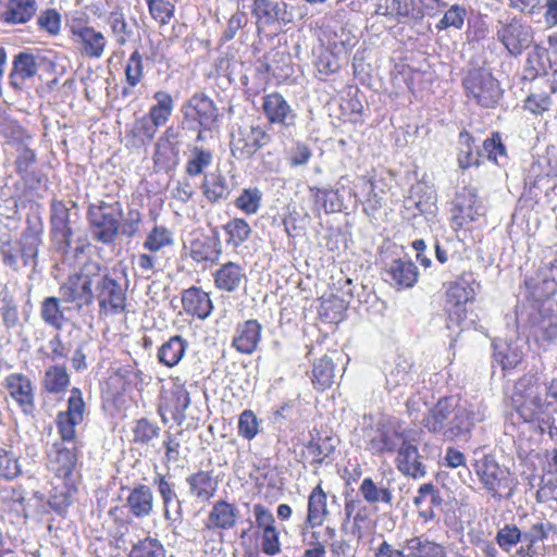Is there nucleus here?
<instances>
[{
	"mask_svg": "<svg viewBox=\"0 0 557 557\" xmlns=\"http://www.w3.org/2000/svg\"><path fill=\"white\" fill-rule=\"evenodd\" d=\"M484 413L474 405L461 403L457 397H443L429 409L423 419L424 428L445 441L467 440Z\"/></svg>",
	"mask_w": 557,
	"mask_h": 557,
	"instance_id": "1",
	"label": "nucleus"
},
{
	"mask_svg": "<svg viewBox=\"0 0 557 557\" xmlns=\"http://www.w3.org/2000/svg\"><path fill=\"white\" fill-rule=\"evenodd\" d=\"M127 280L122 267L109 269L99 263L94 277V296L101 311L117 314L126 308Z\"/></svg>",
	"mask_w": 557,
	"mask_h": 557,
	"instance_id": "2",
	"label": "nucleus"
},
{
	"mask_svg": "<svg viewBox=\"0 0 557 557\" xmlns=\"http://www.w3.org/2000/svg\"><path fill=\"white\" fill-rule=\"evenodd\" d=\"M543 374L530 371L521 376L515 384L513 400L517 412L524 422L543 421L541 416L549 405L543 398Z\"/></svg>",
	"mask_w": 557,
	"mask_h": 557,
	"instance_id": "3",
	"label": "nucleus"
},
{
	"mask_svg": "<svg viewBox=\"0 0 557 557\" xmlns=\"http://www.w3.org/2000/svg\"><path fill=\"white\" fill-rule=\"evenodd\" d=\"M122 213L120 201L90 203L87 221L92 240L106 246L114 245L120 235Z\"/></svg>",
	"mask_w": 557,
	"mask_h": 557,
	"instance_id": "4",
	"label": "nucleus"
},
{
	"mask_svg": "<svg viewBox=\"0 0 557 557\" xmlns=\"http://www.w3.org/2000/svg\"><path fill=\"white\" fill-rule=\"evenodd\" d=\"M99 270V262L89 260L79 272L71 274L59 287V295L64 304H72L76 310L89 307L95 301L94 277Z\"/></svg>",
	"mask_w": 557,
	"mask_h": 557,
	"instance_id": "5",
	"label": "nucleus"
},
{
	"mask_svg": "<svg viewBox=\"0 0 557 557\" xmlns=\"http://www.w3.org/2000/svg\"><path fill=\"white\" fill-rule=\"evenodd\" d=\"M466 97L482 108H495L503 97L499 82L487 70L474 67L462 78Z\"/></svg>",
	"mask_w": 557,
	"mask_h": 557,
	"instance_id": "6",
	"label": "nucleus"
},
{
	"mask_svg": "<svg viewBox=\"0 0 557 557\" xmlns=\"http://www.w3.org/2000/svg\"><path fill=\"white\" fill-rule=\"evenodd\" d=\"M517 322L530 329V335L537 343L552 344L557 339V314L534 304L521 306L516 311Z\"/></svg>",
	"mask_w": 557,
	"mask_h": 557,
	"instance_id": "7",
	"label": "nucleus"
},
{
	"mask_svg": "<svg viewBox=\"0 0 557 557\" xmlns=\"http://www.w3.org/2000/svg\"><path fill=\"white\" fill-rule=\"evenodd\" d=\"M181 127L185 131L212 129L219 119L214 101L203 92H196L180 109Z\"/></svg>",
	"mask_w": 557,
	"mask_h": 557,
	"instance_id": "8",
	"label": "nucleus"
},
{
	"mask_svg": "<svg viewBox=\"0 0 557 557\" xmlns=\"http://www.w3.org/2000/svg\"><path fill=\"white\" fill-rule=\"evenodd\" d=\"M480 284L471 274L462 275L453 282L446 292V311L448 327L450 323L460 325L467 318V304L475 299Z\"/></svg>",
	"mask_w": 557,
	"mask_h": 557,
	"instance_id": "9",
	"label": "nucleus"
},
{
	"mask_svg": "<svg viewBox=\"0 0 557 557\" xmlns=\"http://www.w3.org/2000/svg\"><path fill=\"white\" fill-rule=\"evenodd\" d=\"M475 472L493 498H509L512 495V479L507 468L500 467L493 457L484 456L475 462Z\"/></svg>",
	"mask_w": 557,
	"mask_h": 557,
	"instance_id": "10",
	"label": "nucleus"
},
{
	"mask_svg": "<svg viewBox=\"0 0 557 557\" xmlns=\"http://www.w3.org/2000/svg\"><path fill=\"white\" fill-rule=\"evenodd\" d=\"M270 141L271 136L262 126L237 125L231 133V153L237 160H248Z\"/></svg>",
	"mask_w": 557,
	"mask_h": 557,
	"instance_id": "11",
	"label": "nucleus"
},
{
	"mask_svg": "<svg viewBox=\"0 0 557 557\" xmlns=\"http://www.w3.org/2000/svg\"><path fill=\"white\" fill-rule=\"evenodd\" d=\"M261 108L269 124L278 125L283 135H292L298 114L283 95L280 92L264 95Z\"/></svg>",
	"mask_w": 557,
	"mask_h": 557,
	"instance_id": "12",
	"label": "nucleus"
},
{
	"mask_svg": "<svg viewBox=\"0 0 557 557\" xmlns=\"http://www.w3.org/2000/svg\"><path fill=\"white\" fill-rule=\"evenodd\" d=\"M71 221V212L61 200H53L50 207L51 237L63 255H69L75 234Z\"/></svg>",
	"mask_w": 557,
	"mask_h": 557,
	"instance_id": "13",
	"label": "nucleus"
},
{
	"mask_svg": "<svg viewBox=\"0 0 557 557\" xmlns=\"http://www.w3.org/2000/svg\"><path fill=\"white\" fill-rule=\"evenodd\" d=\"M497 38L511 55H519L531 46L533 35L529 25L513 17L498 28Z\"/></svg>",
	"mask_w": 557,
	"mask_h": 557,
	"instance_id": "14",
	"label": "nucleus"
},
{
	"mask_svg": "<svg viewBox=\"0 0 557 557\" xmlns=\"http://www.w3.org/2000/svg\"><path fill=\"white\" fill-rule=\"evenodd\" d=\"M70 32L81 53L90 59H100L107 46V39L101 32L79 22L70 24Z\"/></svg>",
	"mask_w": 557,
	"mask_h": 557,
	"instance_id": "15",
	"label": "nucleus"
},
{
	"mask_svg": "<svg viewBox=\"0 0 557 557\" xmlns=\"http://www.w3.org/2000/svg\"><path fill=\"white\" fill-rule=\"evenodd\" d=\"M451 212L453 223L457 227H462L482 215L483 207L478 200L476 190L472 187H463L457 193Z\"/></svg>",
	"mask_w": 557,
	"mask_h": 557,
	"instance_id": "16",
	"label": "nucleus"
},
{
	"mask_svg": "<svg viewBox=\"0 0 557 557\" xmlns=\"http://www.w3.org/2000/svg\"><path fill=\"white\" fill-rule=\"evenodd\" d=\"M152 484L162 500L163 516L170 523L182 522V502L175 491V483L164 474L157 472L152 478Z\"/></svg>",
	"mask_w": 557,
	"mask_h": 557,
	"instance_id": "17",
	"label": "nucleus"
},
{
	"mask_svg": "<svg viewBox=\"0 0 557 557\" xmlns=\"http://www.w3.org/2000/svg\"><path fill=\"white\" fill-rule=\"evenodd\" d=\"M40 67V58L29 51H21L13 57L9 73V84L14 90H22Z\"/></svg>",
	"mask_w": 557,
	"mask_h": 557,
	"instance_id": "18",
	"label": "nucleus"
},
{
	"mask_svg": "<svg viewBox=\"0 0 557 557\" xmlns=\"http://www.w3.org/2000/svg\"><path fill=\"white\" fill-rule=\"evenodd\" d=\"M251 13L255 16L257 24L269 26L275 22L288 24L294 21L293 10L288 9L285 2H277L272 0H253Z\"/></svg>",
	"mask_w": 557,
	"mask_h": 557,
	"instance_id": "19",
	"label": "nucleus"
},
{
	"mask_svg": "<svg viewBox=\"0 0 557 557\" xmlns=\"http://www.w3.org/2000/svg\"><path fill=\"white\" fill-rule=\"evenodd\" d=\"M344 510L345 519L343 522V528H345L346 523L351 519V533L358 539H361L364 531L371 528L373 524V516L375 515V510L371 508L368 503L366 504L360 498H346Z\"/></svg>",
	"mask_w": 557,
	"mask_h": 557,
	"instance_id": "20",
	"label": "nucleus"
},
{
	"mask_svg": "<svg viewBox=\"0 0 557 557\" xmlns=\"http://www.w3.org/2000/svg\"><path fill=\"white\" fill-rule=\"evenodd\" d=\"M4 386L24 413L29 414L35 410V395L30 379L22 373H11L5 377Z\"/></svg>",
	"mask_w": 557,
	"mask_h": 557,
	"instance_id": "21",
	"label": "nucleus"
},
{
	"mask_svg": "<svg viewBox=\"0 0 557 557\" xmlns=\"http://www.w3.org/2000/svg\"><path fill=\"white\" fill-rule=\"evenodd\" d=\"M154 506V496L150 486L146 484H137L131 488L126 500L125 508L136 519H145L152 515Z\"/></svg>",
	"mask_w": 557,
	"mask_h": 557,
	"instance_id": "22",
	"label": "nucleus"
},
{
	"mask_svg": "<svg viewBox=\"0 0 557 557\" xmlns=\"http://www.w3.org/2000/svg\"><path fill=\"white\" fill-rule=\"evenodd\" d=\"M213 281L219 290L235 293L246 283L247 276L240 264L227 261L214 271Z\"/></svg>",
	"mask_w": 557,
	"mask_h": 557,
	"instance_id": "23",
	"label": "nucleus"
},
{
	"mask_svg": "<svg viewBox=\"0 0 557 557\" xmlns=\"http://www.w3.org/2000/svg\"><path fill=\"white\" fill-rule=\"evenodd\" d=\"M262 326L257 320L239 323L232 341V346L240 354L251 355L261 339Z\"/></svg>",
	"mask_w": 557,
	"mask_h": 557,
	"instance_id": "24",
	"label": "nucleus"
},
{
	"mask_svg": "<svg viewBox=\"0 0 557 557\" xmlns=\"http://www.w3.org/2000/svg\"><path fill=\"white\" fill-rule=\"evenodd\" d=\"M329 516L330 510L327 508V495L323 491L321 484H318L312 488L308 496L305 527L307 529L320 527Z\"/></svg>",
	"mask_w": 557,
	"mask_h": 557,
	"instance_id": "25",
	"label": "nucleus"
},
{
	"mask_svg": "<svg viewBox=\"0 0 557 557\" xmlns=\"http://www.w3.org/2000/svg\"><path fill=\"white\" fill-rule=\"evenodd\" d=\"M406 207L414 208L419 214L434 216L437 210L435 190L424 183H417L410 189Z\"/></svg>",
	"mask_w": 557,
	"mask_h": 557,
	"instance_id": "26",
	"label": "nucleus"
},
{
	"mask_svg": "<svg viewBox=\"0 0 557 557\" xmlns=\"http://www.w3.org/2000/svg\"><path fill=\"white\" fill-rule=\"evenodd\" d=\"M42 244V232L41 228L34 226H27L17 243L20 257L22 259L23 267H32L33 271L36 272L37 258L39 247Z\"/></svg>",
	"mask_w": 557,
	"mask_h": 557,
	"instance_id": "27",
	"label": "nucleus"
},
{
	"mask_svg": "<svg viewBox=\"0 0 557 557\" xmlns=\"http://www.w3.org/2000/svg\"><path fill=\"white\" fill-rule=\"evenodd\" d=\"M557 528L552 522L537 519L528 529L522 531L523 545L517 552L520 557L530 556L536 554V544L546 540L550 532H556Z\"/></svg>",
	"mask_w": 557,
	"mask_h": 557,
	"instance_id": "28",
	"label": "nucleus"
},
{
	"mask_svg": "<svg viewBox=\"0 0 557 557\" xmlns=\"http://www.w3.org/2000/svg\"><path fill=\"white\" fill-rule=\"evenodd\" d=\"M239 511L234 504L218 500L213 504L206 522L208 530H231L236 525Z\"/></svg>",
	"mask_w": 557,
	"mask_h": 557,
	"instance_id": "29",
	"label": "nucleus"
},
{
	"mask_svg": "<svg viewBox=\"0 0 557 557\" xmlns=\"http://www.w3.org/2000/svg\"><path fill=\"white\" fill-rule=\"evenodd\" d=\"M38 9L35 0H8L0 21L8 25L25 24L32 20Z\"/></svg>",
	"mask_w": 557,
	"mask_h": 557,
	"instance_id": "30",
	"label": "nucleus"
},
{
	"mask_svg": "<svg viewBox=\"0 0 557 557\" xmlns=\"http://www.w3.org/2000/svg\"><path fill=\"white\" fill-rule=\"evenodd\" d=\"M221 253L222 247L218 236H199L190 242L189 255L198 263H216Z\"/></svg>",
	"mask_w": 557,
	"mask_h": 557,
	"instance_id": "31",
	"label": "nucleus"
},
{
	"mask_svg": "<svg viewBox=\"0 0 557 557\" xmlns=\"http://www.w3.org/2000/svg\"><path fill=\"white\" fill-rule=\"evenodd\" d=\"M397 453L396 461L400 472L412 478L424 476L425 466L416 445L406 440Z\"/></svg>",
	"mask_w": 557,
	"mask_h": 557,
	"instance_id": "32",
	"label": "nucleus"
},
{
	"mask_svg": "<svg viewBox=\"0 0 557 557\" xmlns=\"http://www.w3.org/2000/svg\"><path fill=\"white\" fill-rule=\"evenodd\" d=\"M184 310L201 320L208 318L213 309L209 295L199 287H190L182 295Z\"/></svg>",
	"mask_w": 557,
	"mask_h": 557,
	"instance_id": "33",
	"label": "nucleus"
},
{
	"mask_svg": "<svg viewBox=\"0 0 557 557\" xmlns=\"http://www.w3.org/2000/svg\"><path fill=\"white\" fill-rule=\"evenodd\" d=\"M418 382V374L413 366L406 359H399L386 375V385L391 392L404 394L401 388L413 386Z\"/></svg>",
	"mask_w": 557,
	"mask_h": 557,
	"instance_id": "34",
	"label": "nucleus"
},
{
	"mask_svg": "<svg viewBox=\"0 0 557 557\" xmlns=\"http://www.w3.org/2000/svg\"><path fill=\"white\" fill-rule=\"evenodd\" d=\"M442 503L440 491L432 483L422 484L413 497V504L419 508V516L425 521L435 519L434 509L441 507Z\"/></svg>",
	"mask_w": 557,
	"mask_h": 557,
	"instance_id": "35",
	"label": "nucleus"
},
{
	"mask_svg": "<svg viewBox=\"0 0 557 557\" xmlns=\"http://www.w3.org/2000/svg\"><path fill=\"white\" fill-rule=\"evenodd\" d=\"M203 195L214 203L226 200L234 188V182L221 173H210L205 176L202 182Z\"/></svg>",
	"mask_w": 557,
	"mask_h": 557,
	"instance_id": "36",
	"label": "nucleus"
},
{
	"mask_svg": "<svg viewBox=\"0 0 557 557\" xmlns=\"http://www.w3.org/2000/svg\"><path fill=\"white\" fill-rule=\"evenodd\" d=\"M186 483L190 496L202 502L210 500L218 488V483L212 478L211 472L203 470L189 474L186 478Z\"/></svg>",
	"mask_w": 557,
	"mask_h": 557,
	"instance_id": "37",
	"label": "nucleus"
},
{
	"mask_svg": "<svg viewBox=\"0 0 557 557\" xmlns=\"http://www.w3.org/2000/svg\"><path fill=\"white\" fill-rule=\"evenodd\" d=\"M406 440V436L401 432L389 428L379 429L375 435L369 441L368 449L373 454L398 451Z\"/></svg>",
	"mask_w": 557,
	"mask_h": 557,
	"instance_id": "38",
	"label": "nucleus"
},
{
	"mask_svg": "<svg viewBox=\"0 0 557 557\" xmlns=\"http://www.w3.org/2000/svg\"><path fill=\"white\" fill-rule=\"evenodd\" d=\"M190 405V395L185 385L174 384L170 392V397L166 398L164 408L168 410L172 419L182 424L186 419V409Z\"/></svg>",
	"mask_w": 557,
	"mask_h": 557,
	"instance_id": "39",
	"label": "nucleus"
},
{
	"mask_svg": "<svg viewBox=\"0 0 557 557\" xmlns=\"http://www.w3.org/2000/svg\"><path fill=\"white\" fill-rule=\"evenodd\" d=\"M387 275L400 287H412L418 280V269L410 259L399 258L392 261Z\"/></svg>",
	"mask_w": 557,
	"mask_h": 557,
	"instance_id": "40",
	"label": "nucleus"
},
{
	"mask_svg": "<svg viewBox=\"0 0 557 557\" xmlns=\"http://www.w3.org/2000/svg\"><path fill=\"white\" fill-rule=\"evenodd\" d=\"M63 299L61 297L49 296L40 302V318L45 324L61 331L66 321L65 309L62 307Z\"/></svg>",
	"mask_w": 557,
	"mask_h": 557,
	"instance_id": "41",
	"label": "nucleus"
},
{
	"mask_svg": "<svg viewBox=\"0 0 557 557\" xmlns=\"http://www.w3.org/2000/svg\"><path fill=\"white\" fill-rule=\"evenodd\" d=\"M403 547L407 557H445L444 547L424 535L407 539Z\"/></svg>",
	"mask_w": 557,
	"mask_h": 557,
	"instance_id": "42",
	"label": "nucleus"
},
{
	"mask_svg": "<svg viewBox=\"0 0 557 557\" xmlns=\"http://www.w3.org/2000/svg\"><path fill=\"white\" fill-rule=\"evenodd\" d=\"M359 493L362 496V500L369 505H376L383 503L392 505L393 493L388 485L383 482L380 484L375 483L371 478H364L359 485Z\"/></svg>",
	"mask_w": 557,
	"mask_h": 557,
	"instance_id": "43",
	"label": "nucleus"
},
{
	"mask_svg": "<svg viewBox=\"0 0 557 557\" xmlns=\"http://www.w3.org/2000/svg\"><path fill=\"white\" fill-rule=\"evenodd\" d=\"M187 342L180 335H174L163 343L158 349V360L165 367L176 366L185 355Z\"/></svg>",
	"mask_w": 557,
	"mask_h": 557,
	"instance_id": "44",
	"label": "nucleus"
},
{
	"mask_svg": "<svg viewBox=\"0 0 557 557\" xmlns=\"http://www.w3.org/2000/svg\"><path fill=\"white\" fill-rule=\"evenodd\" d=\"M154 103L150 107L148 116L156 125H165L174 110L173 97L164 90H158L153 94Z\"/></svg>",
	"mask_w": 557,
	"mask_h": 557,
	"instance_id": "45",
	"label": "nucleus"
},
{
	"mask_svg": "<svg viewBox=\"0 0 557 557\" xmlns=\"http://www.w3.org/2000/svg\"><path fill=\"white\" fill-rule=\"evenodd\" d=\"M550 69L552 64L548 51L545 48L535 46L528 54L524 67V78L534 79L537 76L546 75Z\"/></svg>",
	"mask_w": 557,
	"mask_h": 557,
	"instance_id": "46",
	"label": "nucleus"
},
{
	"mask_svg": "<svg viewBox=\"0 0 557 557\" xmlns=\"http://www.w3.org/2000/svg\"><path fill=\"white\" fill-rule=\"evenodd\" d=\"M71 383L70 374L63 364L50 366L42 377V387L49 394H60L66 391Z\"/></svg>",
	"mask_w": 557,
	"mask_h": 557,
	"instance_id": "47",
	"label": "nucleus"
},
{
	"mask_svg": "<svg viewBox=\"0 0 557 557\" xmlns=\"http://www.w3.org/2000/svg\"><path fill=\"white\" fill-rule=\"evenodd\" d=\"M494 359L504 370L515 369L522 361L523 351L517 343H496Z\"/></svg>",
	"mask_w": 557,
	"mask_h": 557,
	"instance_id": "48",
	"label": "nucleus"
},
{
	"mask_svg": "<svg viewBox=\"0 0 557 557\" xmlns=\"http://www.w3.org/2000/svg\"><path fill=\"white\" fill-rule=\"evenodd\" d=\"M54 457L51 459L52 469L59 478H69L77 462L74 449L63 447L59 444L53 445Z\"/></svg>",
	"mask_w": 557,
	"mask_h": 557,
	"instance_id": "49",
	"label": "nucleus"
},
{
	"mask_svg": "<svg viewBox=\"0 0 557 557\" xmlns=\"http://www.w3.org/2000/svg\"><path fill=\"white\" fill-rule=\"evenodd\" d=\"M213 160L211 150L195 146L185 165V172L189 176H198L208 169Z\"/></svg>",
	"mask_w": 557,
	"mask_h": 557,
	"instance_id": "50",
	"label": "nucleus"
},
{
	"mask_svg": "<svg viewBox=\"0 0 557 557\" xmlns=\"http://www.w3.org/2000/svg\"><path fill=\"white\" fill-rule=\"evenodd\" d=\"M334 363L331 358L324 356L314 362L312 369V383L315 388L324 391L333 384Z\"/></svg>",
	"mask_w": 557,
	"mask_h": 557,
	"instance_id": "51",
	"label": "nucleus"
},
{
	"mask_svg": "<svg viewBox=\"0 0 557 557\" xmlns=\"http://www.w3.org/2000/svg\"><path fill=\"white\" fill-rule=\"evenodd\" d=\"M310 435L311 440L307 445V449L313 456V462L322 463L326 457L334 453L336 447L335 441L331 436H321L319 433L315 435L311 433Z\"/></svg>",
	"mask_w": 557,
	"mask_h": 557,
	"instance_id": "52",
	"label": "nucleus"
},
{
	"mask_svg": "<svg viewBox=\"0 0 557 557\" xmlns=\"http://www.w3.org/2000/svg\"><path fill=\"white\" fill-rule=\"evenodd\" d=\"M473 143L474 139L468 132L459 134L460 149L457 160L462 170L480 165V153L474 151Z\"/></svg>",
	"mask_w": 557,
	"mask_h": 557,
	"instance_id": "53",
	"label": "nucleus"
},
{
	"mask_svg": "<svg viewBox=\"0 0 557 557\" xmlns=\"http://www.w3.org/2000/svg\"><path fill=\"white\" fill-rule=\"evenodd\" d=\"M467 17V9L461 4H453L445 12L443 17L435 24V28L441 32L445 29L460 30Z\"/></svg>",
	"mask_w": 557,
	"mask_h": 557,
	"instance_id": "54",
	"label": "nucleus"
},
{
	"mask_svg": "<svg viewBox=\"0 0 557 557\" xmlns=\"http://www.w3.org/2000/svg\"><path fill=\"white\" fill-rule=\"evenodd\" d=\"M163 544L156 537L147 536L135 543L128 557H165Z\"/></svg>",
	"mask_w": 557,
	"mask_h": 557,
	"instance_id": "55",
	"label": "nucleus"
},
{
	"mask_svg": "<svg viewBox=\"0 0 557 557\" xmlns=\"http://www.w3.org/2000/svg\"><path fill=\"white\" fill-rule=\"evenodd\" d=\"M224 230L228 235L226 242L233 248H238L251 234V227L244 219H233L228 221L224 225Z\"/></svg>",
	"mask_w": 557,
	"mask_h": 557,
	"instance_id": "56",
	"label": "nucleus"
},
{
	"mask_svg": "<svg viewBox=\"0 0 557 557\" xmlns=\"http://www.w3.org/2000/svg\"><path fill=\"white\" fill-rule=\"evenodd\" d=\"M171 245H173L172 234L164 226H154L144 242V248L152 252Z\"/></svg>",
	"mask_w": 557,
	"mask_h": 557,
	"instance_id": "57",
	"label": "nucleus"
},
{
	"mask_svg": "<svg viewBox=\"0 0 557 557\" xmlns=\"http://www.w3.org/2000/svg\"><path fill=\"white\" fill-rule=\"evenodd\" d=\"M495 540L502 549L510 552L518 543L523 544L522 530L516 524H505L497 531Z\"/></svg>",
	"mask_w": 557,
	"mask_h": 557,
	"instance_id": "58",
	"label": "nucleus"
},
{
	"mask_svg": "<svg viewBox=\"0 0 557 557\" xmlns=\"http://www.w3.org/2000/svg\"><path fill=\"white\" fill-rule=\"evenodd\" d=\"M360 182L362 183V187L364 190H367V197L362 201L363 205V212L368 216H374V214L382 208V196L377 194L375 190L374 182L371 178H368L366 176H362L360 178Z\"/></svg>",
	"mask_w": 557,
	"mask_h": 557,
	"instance_id": "59",
	"label": "nucleus"
},
{
	"mask_svg": "<svg viewBox=\"0 0 557 557\" xmlns=\"http://www.w3.org/2000/svg\"><path fill=\"white\" fill-rule=\"evenodd\" d=\"M262 193L258 188H245L236 198L235 206L247 214H255L261 206Z\"/></svg>",
	"mask_w": 557,
	"mask_h": 557,
	"instance_id": "60",
	"label": "nucleus"
},
{
	"mask_svg": "<svg viewBox=\"0 0 557 557\" xmlns=\"http://www.w3.org/2000/svg\"><path fill=\"white\" fill-rule=\"evenodd\" d=\"M160 434V428L146 418L136 421L133 429V441L136 444L146 445Z\"/></svg>",
	"mask_w": 557,
	"mask_h": 557,
	"instance_id": "61",
	"label": "nucleus"
},
{
	"mask_svg": "<svg viewBox=\"0 0 557 557\" xmlns=\"http://www.w3.org/2000/svg\"><path fill=\"white\" fill-rule=\"evenodd\" d=\"M108 23L113 35L116 37V42L121 46L125 45L127 39L133 35V30L128 26L124 14L120 11H113L108 17Z\"/></svg>",
	"mask_w": 557,
	"mask_h": 557,
	"instance_id": "62",
	"label": "nucleus"
},
{
	"mask_svg": "<svg viewBox=\"0 0 557 557\" xmlns=\"http://www.w3.org/2000/svg\"><path fill=\"white\" fill-rule=\"evenodd\" d=\"M85 411H86V405L83 399V393L78 387H73L70 391V397L67 399L66 410L60 411V413L82 423L84 420Z\"/></svg>",
	"mask_w": 557,
	"mask_h": 557,
	"instance_id": "63",
	"label": "nucleus"
},
{
	"mask_svg": "<svg viewBox=\"0 0 557 557\" xmlns=\"http://www.w3.org/2000/svg\"><path fill=\"white\" fill-rule=\"evenodd\" d=\"M238 434L247 441L253 440L259 433V420L250 409L244 410L238 419Z\"/></svg>",
	"mask_w": 557,
	"mask_h": 557,
	"instance_id": "64",
	"label": "nucleus"
}]
</instances>
